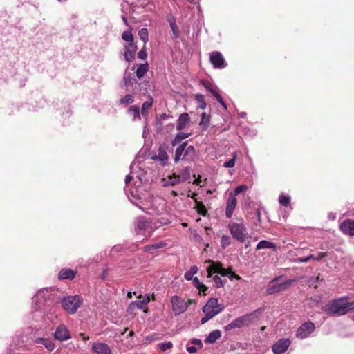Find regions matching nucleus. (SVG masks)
<instances>
[{
    "instance_id": "obj_37",
    "label": "nucleus",
    "mask_w": 354,
    "mask_h": 354,
    "mask_svg": "<svg viewBox=\"0 0 354 354\" xmlns=\"http://www.w3.org/2000/svg\"><path fill=\"white\" fill-rule=\"evenodd\" d=\"M146 307L145 302H143L140 299L139 300H136L132 301L129 305V310H133L135 308H138L140 310L144 309Z\"/></svg>"
},
{
    "instance_id": "obj_6",
    "label": "nucleus",
    "mask_w": 354,
    "mask_h": 354,
    "mask_svg": "<svg viewBox=\"0 0 354 354\" xmlns=\"http://www.w3.org/2000/svg\"><path fill=\"white\" fill-rule=\"evenodd\" d=\"M83 303V298L78 295H68L61 299L63 308L69 314H75Z\"/></svg>"
},
{
    "instance_id": "obj_3",
    "label": "nucleus",
    "mask_w": 354,
    "mask_h": 354,
    "mask_svg": "<svg viewBox=\"0 0 354 354\" xmlns=\"http://www.w3.org/2000/svg\"><path fill=\"white\" fill-rule=\"evenodd\" d=\"M263 313L262 308H258L250 313L240 316L234 319L229 324L225 326L224 330L229 331L233 328H239L250 325L251 323L259 319Z\"/></svg>"
},
{
    "instance_id": "obj_33",
    "label": "nucleus",
    "mask_w": 354,
    "mask_h": 354,
    "mask_svg": "<svg viewBox=\"0 0 354 354\" xmlns=\"http://www.w3.org/2000/svg\"><path fill=\"white\" fill-rule=\"evenodd\" d=\"M149 71V64L147 63L141 64L138 66L136 71V75L138 78L140 79L147 73Z\"/></svg>"
},
{
    "instance_id": "obj_44",
    "label": "nucleus",
    "mask_w": 354,
    "mask_h": 354,
    "mask_svg": "<svg viewBox=\"0 0 354 354\" xmlns=\"http://www.w3.org/2000/svg\"><path fill=\"white\" fill-rule=\"evenodd\" d=\"M135 80L131 77L130 73H125L123 77L124 84L126 87H128L133 84V82Z\"/></svg>"
},
{
    "instance_id": "obj_51",
    "label": "nucleus",
    "mask_w": 354,
    "mask_h": 354,
    "mask_svg": "<svg viewBox=\"0 0 354 354\" xmlns=\"http://www.w3.org/2000/svg\"><path fill=\"white\" fill-rule=\"evenodd\" d=\"M151 297H152V298H153V295H151L150 294H146L143 297L142 296V295H139L138 296H137V297L138 299H141L142 298L141 300L143 302H145V304L146 306L149 303Z\"/></svg>"
},
{
    "instance_id": "obj_39",
    "label": "nucleus",
    "mask_w": 354,
    "mask_h": 354,
    "mask_svg": "<svg viewBox=\"0 0 354 354\" xmlns=\"http://www.w3.org/2000/svg\"><path fill=\"white\" fill-rule=\"evenodd\" d=\"M194 209L196 210L197 213L203 216H205L207 214V210L203 203L200 201L196 203V206Z\"/></svg>"
},
{
    "instance_id": "obj_32",
    "label": "nucleus",
    "mask_w": 354,
    "mask_h": 354,
    "mask_svg": "<svg viewBox=\"0 0 354 354\" xmlns=\"http://www.w3.org/2000/svg\"><path fill=\"white\" fill-rule=\"evenodd\" d=\"M162 181L164 186H174L175 185L181 183L176 174L169 176L167 178H164Z\"/></svg>"
},
{
    "instance_id": "obj_25",
    "label": "nucleus",
    "mask_w": 354,
    "mask_h": 354,
    "mask_svg": "<svg viewBox=\"0 0 354 354\" xmlns=\"http://www.w3.org/2000/svg\"><path fill=\"white\" fill-rule=\"evenodd\" d=\"M196 158V151L192 145L187 146L185 148V152L183 156L182 160H187L188 161H193Z\"/></svg>"
},
{
    "instance_id": "obj_34",
    "label": "nucleus",
    "mask_w": 354,
    "mask_h": 354,
    "mask_svg": "<svg viewBox=\"0 0 354 354\" xmlns=\"http://www.w3.org/2000/svg\"><path fill=\"white\" fill-rule=\"evenodd\" d=\"M190 136V133L179 132L178 133L174 139L171 140V145L173 147L179 144L183 140L187 138Z\"/></svg>"
},
{
    "instance_id": "obj_55",
    "label": "nucleus",
    "mask_w": 354,
    "mask_h": 354,
    "mask_svg": "<svg viewBox=\"0 0 354 354\" xmlns=\"http://www.w3.org/2000/svg\"><path fill=\"white\" fill-rule=\"evenodd\" d=\"M147 54L145 49V46H144L138 53V57L141 60H145L147 59Z\"/></svg>"
},
{
    "instance_id": "obj_8",
    "label": "nucleus",
    "mask_w": 354,
    "mask_h": 354,
    "mask_svg": "<svg viewBox=\"0 0 354 354\" xmlns=\"http://www.w3.org/2000/svg\"><path fill=\"white\" fill-rule=\"evenodd\" d=\"M222 308L218 305V299L216 298H210L205 306L203 308L205 316L201 319L202 324L207 322L210 319L218 315Z\"/></svg>"
},
{
    "instance_id": "obj_22",
    "label": "nucleus",
    "mask_w": 354,
    "mask_h": 354,
    "mask_svg": "<svg viewBox=\"0 0 354 354\" xmlns=\"http://www.w3.org/2000/svg\"><path fill=\"white\" fill-rule=\"evenodd\" d=\"M92 350L96 354H111V353L110 347L104 343H94Z\"/></svg>"
},
{
    "instance_id": "obj_46",
    "label": "nucleus",
    "mask_w": 354,
    "mask_h": 354,
    "mask_svg": "<svg viewBox=\"0 0 354 354\" xmlns=\"http://www.w3.org/2000/svg\"><path fill=\"white\" fill-rule=\"evenodd\" d=\"M231 243L230 237L227 235H223L221 239V245L222 248L225 249L229 246Z\"/></svg>"
},
{
    "instance_id": "obj_63",
    "label": "nucleus",
    "mask_w": 354,
    "mask_h": 354,
    "mask_svg": "<svg viewBox=\"0 0 354 354\" xmlns=\"http://www.w3.org/2000/svg\"><path fill=\"white\" fill-rule=\"evenodd\" d=\"M210 93L212 94V95L217 100V97H221L218 92L216 91L215 88H214L212 90H210Z\"/></svg>"
},
{
    "instance_id": "obj_38",
    "label": "nucleus",
    "mask_w": 354,
    "mask_h": 354,
    "mask_svg": "<svg viewBox=\"0 0 354 354\" xmlns=\"http://www.w3.org/2000/svg\"><path fill=\"white\" fill-rule=\"evenodd\" d=\"M198 270V269L197 266H192L190 268V269L185 273V274H184L185 279L187 281H191L193 278L195 277H194V275L197 273Z\"/></svg>"
},
{
    "instance_id": "obj_41",
    "label": "nucleus",
    "mask_w": 354,
    "mask_h": 354,
    "mask_svg": "<svg viewBox=\"0 0 354 354\" xmlns=\"http://www.w3.org/2000/svg\"><path fill=\"white\" fill-rule=\"evenodd\" d=\"M196 100L198 102V109L204 110L206 109L207 104L204 100V96L201 94H197L195 96Z\"/></svg>"
},
{
    "instance_id": "obj_28",
    "label": "nucleus",
    "mask_w": 354,
    "mask_h": 354,
    "mask_svg": "<svg viewBox=\"0 0 354 354\" xmlns=\"http://www.w3.org/2000/svg\"><path fill=\"white\" fill-rule=\"evenodd\" d=\"M256 249H272L273 251H277V246L273 242L267 240H261L257 243Z\"/></svg>"
},
{
    "instance_id": "obj_14",
    "label": "nucleus",
    "mask_w": 354,
    "mask_h": 354,
    "mask_svg": "<svg viewBox=\"0 0 354 354\" xmlns=\"http://www.w3.org/2000/svg\"><path fill=\"white\" fill-rule=\"evenodd\" d=\"M171 302L172 310L176 315L183 313L187 309L188 306L186 301L177 295L171 297Z\"/></svg>"
},
{
    "instance_id": "obj_53",
    "label": "nucleus",
    "mask_w": 354,
    "mask_h": 354,
    "mask_svg": "<svg viewBox=\"0 0 354 354\" xmlns=\"http://www.w3.org/2000/svg\"><path fill=\"white\" fill-rule=\"evenodd\" d=\"M313 257L311 258V260L319 261L323 258L326 257L327 256V252H318L317 254H311Z\"/></svg>"
},
{
    "instance_id": "obj_61",
    "label": "nucleus",
    "mask_w": 354,
    "mask_h": 354,
    "mask_svg": "<svg viewBox=\"0 0 354 354\" xmlns=\"http://www.w3.org/2000/svg\"><path fill=\"white\" fill-rule=\"evenodd\" d=\"M186 349L190 354H194L197 352V348L194 346H189V342L187 344Z\"/></svg>"
},
{
    "instance_id": "obj_12",
    "label": "nucleus",
    "mask_w": 354,
    "mask_h": 354,
    "mask_svg": "<svg viewBox=\"0 0 354 354\" xmlns=\"http://www.w3.org/2000/svg\"><path fill=\"white\" fill-rule=\"evenodd\" d=\"M315 330V324L312 322H306L298 328L295 336L299 339H304L309 337Z\"/></svg>"
},
{
    "instance_id": "obj_10",
    "label": "nucleus",
    "mask_w": 354,
    "mask_h": 354,
    "mask_svg": "<svg viewBox=\"0 0 354 354\" xmlns=\"http://www.w3.org/2000/svg\"><path fill=\"white\" fill-rule=\"evenodd\" d=\"M151 199L150 205H147V207H142L138 204H136V206L148 214H160L163 211L165 204V201L162 198H154L153 196H151Z\"/></svg>"
},
{
    "instance_id": "obj_15",
    "label": "nucleus",
    "mask_w": 354,
    "mask_h": 354,
    "mask_svg": "<svg viewBox=\"0 0 354 354\" xmlns=\"http://www.w3.org/2000/svg\"><path fill=\"white\" fill-rule=\"evenodd\" d=\"M289 338H283L276 342L272 346L274 354H283L290 346Z\"/></svg>"
},
{
    "instance_id": "obj_5",
    "label": "nucleus",
    "mask_w": 354,
    "mask_h": 354,
    "mask_svg": "<svg viewBox=\"0 0 354 354\" xmlns=\"http://www.w3.org/2000/svg\"><path fill=\"white\" fill-rule=\"evenodd\" d=\"M158 227L156 225V223H153L144 217L138 218L135 222V231L137 235H142L145 238L151 237Z\"/></svg>"
},
{
    "instance_id": "obj_35",
    "label": "nucleus",
    "mask_w": 354,
    "mask_h": 354,
    "mask_svg": "<svg viewBox=\"0 0 354 354\" xmlns=\"http://www.w3.org/2000/svg\"><path fill=\"white\" fill-rule=\"evenodd\" d=\"M176 176L181 183L187 180L190 178V171L189 167H184Z\"/></svg>"
},
{
    "instance_id": "obj_50",
    "label": "nucleus",
    "mask_w": 354,
    "mask_h": 354,
    "mask_svg": "<svg viewBox=\"0 0 354 354\" xmlns=\"http://www.w3.org/2000/svg\"><path fill=\"white\" fill-rule=\"evenodd\" d=\"M211 278L212 279L213 281L215 283L216 287L217 288L223 287V282L219 276H218V275L213 276L212 275Z\"/></svg>"
},
{
    "instance_id": "obj_56",
    "label": "nucleus",
    "mask_w": 354,
    "mask_h": 354,
    "mask_svg": "<svg viewBox=\"0 0 354 354\" xmlns=\"http://www.w3.org/2000/svg\"><path fill=\"white\" fill-rule=\"evenodd\" d=\"M168 117H169V115H167L166 113H162L160 116V118L156 122V127H157V128L161 129H162V120L167 119Z\"/></svg>"
},
{
    "instance_id": "obj_1",
    "label": "nucleus",
    "mask_w": 354,
    "mask_h": 354,
    "mask_svg": "<svg viewBox=\"0 0 354 354\" xmlns=\"http://www.w3.org/2000/svg\"><path fill=\"white\" fill-rule=\"evenodd\" d=\"M59 298L56 290L53 288H44L37 291L32 297L33 318L37 322L42 321L48 325V319H50L52 307L57 303Z\"/></svg>"
},
{
    "instance_id": "obj_11",
    "label": "nucleus",
    "mask_w": 354,
    "mask_h": 354,
    "mask_svg": "<svg viewBox=\"0 0 354 354\" xmlns=\"http://www.w3.org/2000/svg\"><path fill=\"white\" fill-rule=\"evenodd\" d=\"M280 277H277L270 282L266 289V292L268 295H272L277 292L284 291L286 290L287 287L291 284L292 280L290 279L286 281L283 283H277V281L280 279Z\"/></svg>"
},
{
    "instance_id": "obj_24",
    "label": "nucleus",
    "mask_w": 354,
    "mask_h": 354,
    "mask_svg": "<svg viewBox=\"0 0 354 354\" xmlns=\"http://www.w3.org/2000/svg\"><path fill=\"white\" fill-rule=\"evenodd\" d=\"M34 342L37 344L44 346L48 351H52L55 348V344L51 339L48 338H36L34 339Z\"/></svg>"
},
{
    "instance_id": "obj_21",
    "label": "nucleus",
    "mask_w": 354,
    "mask_h": 354,
    "mask_svg": "<svg viewBox=\"0 0 354 354\" xmlns=\"http://www.w3.org/2000/svg\"><path fill=\"white\" fill-rule=\"evenodd\" d=\"M190 117L188 113H183L180 115L177 120L176 129L181 131L189 126Z\"/></svg>"
},
{
    "instance_id": "obj_18",
    "label": "nucleus",
    "mask_w": 354,
    "mask_h": 354,
    "mask_svg": "<svg viewBox=\"0 0 354 354\" xmlns=\"http://www.w3.org/2000/svg\"><path fill=\"white\" fill-rule=\"evenodd\" d=\"M137 50V46L134 43H130L124 49L122 53L124 59L130 62L134 59L135 53Z\"/></svg>"
},
{
    "instance_id": "obj_59",
    "label": "nucleus",
    "mask_w": 354,
    "mask_h": 354,
    "mask_svg": "<svg viewBox=\"0 0 354 354\" xmlns=\"http://www.w3.org/2000/svg\"><path fill=\"white\" fill-rule=\"evenodd\" d=\"M246 189H247V187L245 185H239L234 189V193H232V194H234V196H236V195L241 193L243 190H245Z\"/></svg>"
},
{
    "instance_id": "obj_31",
    "label": "nucleus",
    "mask_w": 354,
    "mask_h": 354,
    "mask_svg": "<svg viewBox=\"0 0 354 354\" xmlns=\"http://www.w3.org/2000/svg\"><path fill=\"white\" fill-rule=\"evenodd\" d=\"M153 100L151 97L149 100L144 102L141 107V115L146 118L148 115L149 110L152 107Z\"/></svg>"
},
{
    "instance_id": "obj_62",
    "label": "nucleus",
    "mask_w": 354,
    "mask_h": 354,
    "mask_svg": "<svg viewBox=\"0 0 354 354\" xmlns=\"http://www.w3.org/2000/svg\"><path fill=\"white\" fill-rule=\"evenodd\" d=\"M328 219L330 221H335L336 219V214L334 212H329L327 215Z\"/></svg>"
},
{
    "instance_id": "obj_36",
    "label": "nucleus",
    "mask_w": 354,
    "mask_h": 354,
    "mask_svg": "<svg viewBox=\"0 0 354 354\" xmlns=\"http://www.w3.org/2000/svg\"><path fill=\"white\" fill-rule=\"evenodd\" d=\"M191 281H192L194 286L199 291H201L205 294L207 290V288L200 281L198 277H195Z\"/></svg>"
},
{
    "instance_id": "obj_29",
    "label": "nucleus",
    "mask_w": 354,
    "mask_h": 354,
    "mask_svg": "<svg viewBox=\"0 0 354 354\" xmlns=\"http://www.w3.org/2000/svg\"><path fill=\"white\" fill-rule=\"evenodd\" d=\"M135 101V97L133 94H127L122 97L117 102L118 105H123L127 106L133 104Z\"/></svg>"
},
{
    "instance_id": "obj_7",
    "label": "nucleus",
    "mask_w": 354,
    "mask_h": 354,
    "mask_svg": "<svg viewBox=\"0 0 354 354\" xmlns=\"http://www.w3.org/2000/svg\"><path fill=\"white\" fill-rule=\"evenodd\" d=\"M207 264L206 271L207 272V278L211 279L213 273H217L223 277H227L231 280L234 277V274L232 271H227L223 265L219 262H215L212 260H207L204 263Z\"/></svg>"
},
{
    "instance_id": "obj_49",
    "label": "nucleus",
    "mask_w": 354,
    "mask_h": 354,
    "mask_svg": "<svg viewBox=\"0 0 354 354\" xmlns=\"http://www.w3.org/2000/svg\"><path fill=\"white\" fill-rule=\"evenodd\" d=\"M122 38L125 41L129 42V44L133 43V37L132 33L130 31L123 32L122 35Z\"/></svg>"
},
{
    "instance_id": "obj_45",
    "label": "nucleus",
    "mask_w": 354,
    "mask_h": 354,
    "mask_svg": "<svg viewBox=\"0 0 354 354\" xmlns=\"http://www.w3.org/2000/svg\"><path fill=\"white\" fill-rule=\"evenodd\" d=\"M165 245V244L162 242L151 244V245H147L145 246L144 250H145V251H150L152 250H156V249L162 248Z\"/></svg>"
},
{
    "instance_id": "obj_52",
    "label": "nucleus",
    "mask_w": 354,
    "mask_h": 354,
    "mask_svg": "<svg viewBox=\"0 0 354 354\" xmlns=\"http://www.w3.org/2000/svg\"><path fill=\"white\" fill-rule=\"evenodd\" d=\"M151 297H152V298H153V295H151L150 294H146L143 297L142 296V295H139L138 296H137V297L138 299H141L142 298L141 300L143 302H145V304L146 306L149 303Z\"/></svg>"
},
{
    "instance_id": "obj_30",
    "label": "nucleus",
    "mask_w": 354,
    "mask_h": 354,
    "mask_svg": "<svg viewBox=\"0 0 354 354\" xmlns=\"http://www.w3.org/2000/svg\"><path fill=\"white\" fill-rule=\"evenodd\" d=\"M167 21L169 22V26L171 28V30L172 31L173 35L175 38H177L179 37V31H178V27L176 24V19L174 16H169L167 19Z\"/></svg>"
},
{
    "instance_id": "obj_17",
    "label": "nucleus",
    "mask_w": 354,
    "mask_h": 354,
    "mask_svg": "<svg viewBox=\"0 0 354 354\" xmlns=\"http://www.w3.org/2000/svg\"><path fill=\"white\" fill-rule=\"evenodd\" d=\"M237 205V199L235 197L234 194L232 193H230L226 201V207H225V216L227 218H230L232 215Z\"/></svg>"
},
{
    "instance_id": "obj_4",
    "label": "nucleus",
    "mask_w": 354,
    "mask_h": 354,
    "mask_svg": "<svg viewBox=\"0 0 354 354\" xmlns=\"http://www.w3.org/2000/svg\"><path fill=\"white\" fill-rule=\"evenodd\" d=\"M145 177V174L142 170L140 169L137 171L136 169H134V165H131V173L126 176L124 182L126 186L124 187V189L126 192H128L127 188L129 186V183L132 180H134V185L135 187L133 188L130 191V194L132 196H136L138 194V188L141 186L142 184V180Z\"/></svg>"
},
{
    "instance_id": "obj_64",
    "label": "nucleus",
    "mask_w": 354,
    "mask_h": 354,
    "mask_svg": "<svg viewBox=\"0 0 354 354\" xmlns=\"http://www.w3.org/2000/svg\"><path fill=\"white\" fill-rule=\"evenodd\" d=\"M225 109H227V105L225 104V102L223 101L222 97H217V100H216Z\"/></svg>"
},
{
    "instance_id": "obj_54",
    "label": "nucleus",
    "mask_w": 354,
    "mask_h": 354,
    "mask_svg": "<svg viewBox=\"0 0 354 354\" xmlns=\"http://www.w3.org/2000/svg\"><path fill=\"white\" fill-rule=\"evenodd\" d=\"M189 344H192L193 345H195L198 346V348H202L203 347V343L201 339H196V338H192L189 340L188 342Z\"/></svg>"
},
{
    "instance_id": "obj_19",
    "label": "nucleus",
    "mask_w": 354,
    "mask_h": 354,
    "mask_svg": "<svg viewBox=\"0 0 354 354\" xmlns=\"http://www.w3.org/2000/svg\"><path fill=\"white\" fill-rule=\"evenodd\" d=\"M77 273V270H74L68 268H63L59 272L57 277L59 280H73L76 277Z\"/></svg>"
},
{
    "instance_id": "obj_48",
    "label": "nucleus",
    "mask_w": 354,
    "mask_h": 354,
    "mask_svg": "<svg viewBox=\"0 0 354 354\" xmlns=\"http://www.w3.org/2000/svg\"><path fill=\"white\" fill-rule=\"evenodd\" d=\"M158 347L162 352H165L171 349L173 347V344L171 342H161L158 344Z\"/></svg>"
},
{
    "instance_id": "obj_43",
    "label": "nucleus",
    "mask_w": 354,
    "mask_h": 354,
    "mask_svg": "<svg viewBox=\"0 0 354 354\" xmlns=\"http://www.w3.org/2000/svg\"><path fill=\"white\" fill-rule=\"evenodd\" d=\"M138 36H139L140 39L145 43L148 41L149 35H148L147 29L145 28H142L140 30H139Z\"/></svg>"
},
{
    "instance_id": "obj_60",
    "label": "nucleus",
    "mask_w": 354,
    "mask_h": 354,
    "mask_svg": "<svg viewBox=\"0 0 354 354\" xmlns=\"http://www.w3.org/2000/svg\"><path fill=\"white\" fill-rule=\"evenodd\" d=\"M244 132L245 134H248L250 136H254L257 135V131L255 129H250V128L248 127H245L244 128Z\"/></svg>"
},
{
    "instance_id": "obj_16",
    "label": "nucleus",
    "mask_w": 354,
    "mask_h": 354,
    "mask_svg": "<svg viewBox=\"0 0 354 354\" xmlns=\"http://www.w3.org/2000/svg\"><path fill=\"white\" fill-rule=\"evenodd\" d=\"M53 336L56 340L60 342L66 341L71 337L69 330L64 324H60L56 328Z\"/></svg>"
},
{
    "instance_id": "obj_20",
    "label": "nucleus",
    "mask_w": 354,
    "mask_h": 354,
    "mask_svg": "<svg viewBox=\"0 0 354 354\" xmlns=\"http://www.w3.org/2000/svg\"><path fill=\"white\" fill-rule=\"evenodd\" d=\"M340 230L345 234L354 236V220L347 219L339 225Z\"/></svg>"
},
{
    "instance_id": "obj_13",
    "label": "nucleus",
    "mask_w": 354,
    "mask_h": 354,
    "mask_svg": "<svg viewBox=\"0 0 354 354\" xmlns=\"http://www.w3.org/2000/svg\"><path fill=\"white\" fill-rule=\"evenodd\" d=\"M209 62L214 68H225L227 64L219 51H214L209 54Z\"/></svg>"
},
{
    "instance_id": "obj_23",
    "label": "nucleus",
    "mask_w": 354,
    "mask_h": 354,
    "mask_svg": "<svg viewBox=\"0 0 354 354\" xmlns=\"http://www.w3.org/2000/svg\"><path fill=\"white\" fill-rule=\"evenodd\" d=\"M127 113L131 117V120L133 122H136L141 119V112L140 108L136 105L130 106L127 110Z\"/></svg>"
},
{
    "instance_id": "obj_42",
    "label": "nucleus",
    "mask_w": 354,
    "mask_h": 354,
    "mask_svg": "<svg viewBox=\"0 0 354 354\" xmlns=\"http://www.w3.org/2000/svg\"><path fill=\"white\" fill-rule=\"evenodd\" d=\"M210 122V116L207 115L206 113L203 112L201 114V120L200 121L199 125L204 127L205 128L208 127Z\"/></svg>"
},
{
    "instance_id": "obj_2",
    "label": "nucleus",
    "mask_w": 354,
    "mask_h": 354,
    "mask_svg": "<svg viewBox=\"0 0 354 354\" xmlns=\"http://www.w3.org/2000/svg\"><path fill=\"white\" fill-rule=\"evenodd\" d=\"M354 309V300L343 296L329 301L322 310L330 316H342Z\"/></svg>"
},
{
    "instance_id": "obj_27",
    "label": "nucleus",
    "mask_w": 354,
    "mask_h": 354,
    "mask_svg": "<svg viewBox=\"0 0 354 354\" xmlns=\"http://www.w3.org/2000/svg\"><path fill=\"white\" fill-rule=\"evenodd\" d=\"M221 337V332L219 330H214L209 333L205 339L206 344H214Z\"/></svg>"
},
{
    "instance_id": "obj_58",
    "label": "nucleus",
    "mask_w": 354,
    "mask_h": 354,
    "mask_svg": "<svg viewBox=\"0 0 354 354\" xmlns=\"http://www.w3.org/2000/svg\"><path fill=\"white\" fill-rule=\"evenodd\" d=\"M312 257H313L312 255H308V256L305 257H299V258L296 259L295 260V262L299 263H306V262L309 261L310 260H311Z\"/></svg>"
},
{
    "instance_id": "obj_47",
    "label": "nucleus",
    "mask_w": 354,
    "mask_h": 354,
    "mask_svg": "<svg viewBox=\"0 0 354 354\" xmlns=\"http://www.w3.org/2000/svg\"><path fill=\"white\" fill-rule=\"evenodd\" d=\"M236 159V153H233L232 158H230L229 160L226 161L223 164V167L225 168H232L234 167L235 162Z\"/></svg>"
},
{
    "instance_id": "obj_9",
    "label": "nucleus",
    "mask_w": 354,
    "mask_h": 354,
    "mask_svg": "<svg viewBox=\"0 0 354 354\" xmlns=\"http://www.w3.org/2000/svg\"><path fill=\"white\" fill-rule=\"evenodd\" d=\"M229 231L233 239L243 243L248 237L247 228L243 223L230 222Z\"/></svg>"
},
{
    "instance_id": "obj_40",
    "label": "nucleus",
    "mask_w": 354,
    "mask_h": 354,
    "mask_svg": "<svg viewBox=\"0 0 354 354\" xmlns=\"http://www.w3.org/2000/svg\"><path fill=\"white\" fill-rule=\"evenodd\" d=\"M279 202L281 205L288 207L290 203V197L288 195L280 194L279 196Z\"/></svg>"
},
{
    "instance_id": "obj_26",
    "label": "nucleus",
    "mask_w": 354,
    "mask_h": 354,
    "mask_svg": "<svg viewBox=\"0 0 354 354\" xmlns=\"http://www.w3.org/2000/svg\"><path fill=\"white\" fill-rule=\"evenodd\" d=\"M187 145V142H184L177 147L175 151L174 160L175 163H178L180 159H182L183 156L185 152V148Z\"/></svg>"
},
{
    "instance_id": "obj_57",
    "label": "nucleus",
    "mask_w": 354,
    "mask_h": 354,
    "mask_svg": "<svg viewBox=\"0 0 354 354\" xmlns=\"http://www.w3.org/2000/svg\"><path fill=\"white\" fill-rule=\"evenodd\" d=\"M160 338V335L158 333H153L150 335L146 337V341L149 342H151L154 340L158 339Z\"/></svg>"
}]
</instances>
